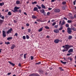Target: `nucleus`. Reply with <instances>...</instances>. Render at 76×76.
<instances>
[{"instance_id":"aec40b11","label":"nucleus","mask_w":76,"mask_h":76,"mask_svg":"<svg viewBox=\"0 0 76 76\" xmlns=\"http://www.w3.org/2000/svg\"><path fill=\"white\" fill-rule=\"evenodd\" d=\"M12 37H9L8 38H7V40L9 41L10 40H12Z\"/></svg>"},{"instance_id":"dca6fc26","label":"nucleus","mask_w":76,"mask_h":76,"mask_svg":"<svg viewBox=\"0 0 76 76\" xmlns=\"http://www.w3.org/2000/svg\"><path fill=\"white\" fill-rule=\"evenodd\" d=\"M32 18L33 19H35L37 18V17L34 15H33L32 16Z\"/></svg>"},{"instance_id":"a19ab883","label":"nucleus","mask_w":76,"mask_h":76,"mask_svg":"<svg viewBox=\"0 0 76 76\" xmlns=\"http://www.w3.org/2000/svg\"><path fill=\"white\" fill-rule=\"evenodd\" d=\"M42 28H40V29L39 30V32H41L42 31Z\"/></svg>"},{"instance_id":"6e6d98bb","label":"nucleus","mask_w":76,"mask_h":76,"mask_svg":"<svg viewBox=\"0 0 76 76\" xmlns=\"http://www.w3.org/2000/svg\"><path fill=\"white\" fill-rule=\"evenodd\" d=\"M23 54H24L23 53L21 54H20V56H21V57H23V56H22V55H23Z\"/></svg>"},{"instance_id":"a211bd4d","label":"nucleus","mask_w":76,"mask_h":76,"mask_svg":"<svg viewBox=\"0 0 76 76\" xmlns=\"http://www.w3.org/2000/svg\"><path fill=\"white\" fill-rule=\"evenodd\" d=\"M63 29V27L62 26V25H61L60 26V28H58V30H59L60 31H61Z\"/></svg>"},{"instance_id":"4c0bfd02","label":"nucleus","mask_w":76,"mask_h":76,"mask_svg":"<svg viewBox=\"0 0 76 76\" xmlns=\"http://www.w3.org/2000/svg\"><path fill=\"white\" fill-rule=\"evenodd\" d=\"M59 69H60V70L61 71H64V69H62V68L61 67H59Z\"/></svg>"},{"instance_id":"49530a36","label":"nucleus","mask_w":76,"mask_h":76,"mask_svg":"<svg viewBox=\"0 0 76 76\" xmlns=\"http://www.w3.org/2000/svg\"><path fill=\"white\" fill-rule=\"evenodd\" d=\"M56 24V22H54L53 23V24H52V25L53 26H54L55 25V24Z\"/></svg>"},{"instance_id":"58836bf2","label":"nucleus","mask_w":76,"mask_h":76,"mask_svg":"<svg viewBox=\"0 0 76 76\" xmlns=\"http://www.w3.org/2000/svg\"><path fill=\"white\" fill-rule=\"evenodd\" d=\"M41 63V62H39L37 63H36V64H40Z\"/></svg>"},{"instance_id":"9b49d317","label":"nucleus","mask_w":76,"mask_h":76,"mask_svg":"<svg viewBox=\"0 0 76 76\" xmlns=\"http://www.w3.org/2000/svg\"><path fill=\"white\" fill-rule=\"evenodd\" d=\"M8 62L11 64L12 66H15V64H13V63H12V62L10 61H8Z\"/></svg>"},{"instance_id":"09e8293b","label":"nucleus","mask_w":76,"mask_h":76,"mask_svg":"<svg viewBox=\"0 0 76 76\" xmlns=\"http://www.w3.org/2000/svg\"><path fill=\"white\" fill-rule=\"evenodd\" d=\"M50 12H48L47 13V15L49 16V15H50Z\"/></svg>"},{"instance_id":"0e129e2a","label":"nucleus","mask_w":76,"mask_h":76,"mask_svg":"<svg viewBox=\"0 0 76 76\" xmlns=\"http://www.w3.org/2000/svg\"><path fill=\"white\" fill-rule=\"evenodd\" d=\"M67 50H63V52H65V51H67Z\"/></svg>"},{"instance_id":"a878e982","label":"nucleus","mask_w":76,"mask_h":76,"mask_svg":"<svg viewBox=\"0 0 76 76\" xmlns=\"http://www.w3.org/2000/svg\"><path fill=\"white\" fill-rule=\"evenodd\" d=\"M69 15H70L71 16L70 17V18H71L72 19H74V18L72 17V15L71 14H70V13H69Z\"/></svg>"},{"instance_id":"69168bd1","label":"nucleus","mask_w":76,"mask_h":76,"mask_svg":"<svg viewBox=\"0 0 76 76\" xmlns=\"http://www.w3.org/2000/svg\"><path fill=\"white\" fill-rule=\"evenodd\" d=\"M24 14L25 15H27V14L26 12H24Z\"/></svg>"},{"instance_id":"7c9ffc66","label":"nucleus","mask_w":76,"mask_h":76,"mask_svg":"<svg viewBox=\"0 0 76 76\" xmlns=\"http://www.w3.org/2000/svg\"><path fill=\"white\" fill-rule=\"evenodd\" d=\"M9 11V10L8 9H7V10H4V12H8Z\"/></svg>"},{"instance_id":"f8f14e48","label":"nucleus","mask_w":76,"mask_h":76,"mask_svg":"<svg viewBox=\"0 0 76 76\" xmlns=\"http://www.w3.org/2000/svg\"><path fill=\"white\" fill-rule=\"evenodd\" d=\"M72 38H73V36H72L69 35V36H68V39L70 40Z\"/></svg>"},{"instance_id":"3c124183","label":"nucleus","mask_w":76,"mask_h":76,"mask_svg":"<svg viewBox=\"0 0 76 76\" xmlns=\"http://www.w3.org/2000/svg\"><path fill=\"white\" fill-rule=\"evenodd\" d=\"M12 74V73L10 72H9L8 74H7V75H11Z\"/></svg>"},{"instance_id":"0eeeda50","label":"nucleus","mask_w":76,"mask_h":76,"mask_svg":"<svg viewBox=\"0 0 76 76\" xmlns=\"http://www.w3.org/2000/svg\"><path fill=\"white\" fill-rule=\"evenodd\" d=\"M20 8V7H14V10H15V11H17V12H18V11L17 10H19Z\"/></svg>"},{"instance_id":"b1692460","label":"nucleus","mask_w":76,"mask_h":76,"mask_svg":"<svg viewBox=\"0 0 76 76\" xmlns=\"http://www.w3.org/2000/svg\"><path fill=\"white\" fill-rule=\"evenodd\" d=\"M36 6L37 7L38 9H41V7H40V6H39V5H36Z\"/></svg>"},{"instance_id":"603ef678","label":"nucleus","mask_w":76,"mask_h":76,"mask_svg":"<svg viewBox=\"0 0 76 76\" xmlns=\"http://www.w3.org/2000/svg\"><path fill=\"white\" fill-rule=\"evenodd\" d=\"M12 11H13V12H14V13H15V12H17V11H15V10H12Z\"/></svg>"},{"instance_id":"20e7f679","label":"nucleus","mask_w":76,"mask_h":76,"mask_svg":"<svg viewBox=\"0 0 76 76\" xmlns=\"http://www.w3.org/2000/svg\"><path fill=\"white\" fill-rule=\"evenodd\" d=\"M40 12L44 14V15H45V10H44L42 9L40 10Z\"/></svg>"},{"instance_id":"37998d69","label":"nucleus","mask_w":76,"mask_h":76,"mask_svg":"<svg viewBox=\"0 0 76 76\" xmlns=\"http://www.w3.org/2000/svg\"><path fill=\"white\" fill-rule=\"evenodd\" d=\"M31 60H32L34 59V57L33 56H31Z\"/></svg>"},{"instance_id":"774afa93","label":"nucleus","mask_w":76,"mask_h":76,"mask_svg":"<svg viewBox=\"0 0 76 76\" xmlns=\"http://www.w3.org/2000/svg\"><path fill=\"white\" fill-rule=\"evenodd\" d=\"M62 31V32L63 33H64L65 32V30H63Z\"/></svg>"},{"instance_id":"72a5a7b5","label":"nucleus","mask_w":76,"mask_h":76,"mask_svg":"<svg viewBox=\"0 0 76 76\" xmlns=\"http://www.w3.org/2000/svg\"><path fill=\"white\" fill-rule=\"evenodd\" d=\"M27 54V53L26 54H25L23 56H24V58L25 59L26 58V55Z\"/></svg>"},{"instance_id":"c03bdc74","label":"nucleus","mask_w":76,"mask_h":76,"mask_svg":"<svg viewBox=\"0 0 76 76\" xmlns=\"http://www.w3.org/2000/svg\"><path fill=\"white\" fill-rule=\"evenodd\" d=\"M31 31V29H28V32L30 33V31Z\"/></svg>"},{"instance_id":"bb28decb","label":"nucleus","mask_w":76,"mask_h":76,"mask_svg":"<svg viewBox=\"0 0 76 76\" xmlns=\"http://www.w3.org/2000/svg\"><path fill=\"white\" fill-rule=\"evenodd\" d=\"M68 59L69 60L71 61H72V60H73V59L72 58L70 57H69L68 58Z\"/></svg>"},{"instance_id":"412c9836","label":"nucleus","mask_w":76,"mask_h":76,"mask_svg":"<svg viewBox=\"0 0 76 76\" xmlns=\"http://www.w3.org/2000/svg\"><path fill=\"white\" fill-rule=\"evenodd\" d=\"M61 62L63 64H66V62H63V61H61Z\"/></svg>"},{"instance_id":"cd10ccee","label":"nucleus","mask_w":76,"mask_h":76,"mask_svg":"<svg viewBox=\"0 0 76 76\" xmlns=\"http://www.w3.org/2000/svg\"><path fill=\"white\" fill-rule=\"evenodd\" d=\"M67 22L68 23H71L73 21L71 20H68Z\"/></svg>"},{"instance_id":"423d86ee","label":"nucleus","mask_w":76,"mask_h":76,"mask_svg":"<svg viewBox=\"0 0 76 76\" xmlns=\"http://www.w3.org/2000/svg\"><path fill=\"white\" fill-rule=\"evenodd\" d=\"M5 33L6 32L4 31H2V36H3L4 37H5L6 36Z\"/></svg>"},{"instance_id":"a18cd8bd","label":"nucleus","mask_w":76,"mask_h":76,"mask_svg":"<svg viewBox=\"0 0 76 76\" xmlns=\"http://www.w3.org/2000/svg\"><path fill=\"white\" fill-rule=\"evenodd\" d=\"M23 39H26V37L25 36H23Z\"/></svg>"},{"instance_id":"864d4df0","label":"nucleus","mask_w":76,"mask_h":76,"mask_svg":"<svg viewBox=\"0 0 76 76\" xmlns=\"http://www.w3.org/2000/svg\"><path fill=\"white\" fill-rule=\"evenodd\" d=\"M1 18L2 19H5L4 17V16H2V17H1Z\"/></svg>"},{"instance_id":"052dcab7","label":"nucleus","mask_w":76,"mask_h":76,"mask_svg":"<svg viewBox=\"0 0 76 76\" xmlns=\"http://www.w3.org/2000/svg\"><path fill=\"white\" fill-rule=\"evenodd\" d=\"M56 0H51V2H54Z\"/></svg>"},{"instance_id":"473e14b6","label":"nucleus","mask_w":76,"mask_h":76,"mask_svg":"<svg viewBox=\"0 0 76 76\" xmlns=\"http://www.w3.org/2000/svg\"><path fill=\"white\" fill-rule=\"evenodd\" d=\"M5 43L6 44H7V45H9L10 44V42H5Z\"/></svg>"},{"instance_id":"f3484780","label":"nucleus","mask_w":76,"mask_h":76,"mask_svg":"<svg viewBox=\"0 0 76 76\" xmlns=\"http://www.w3.org/2000/svg\"><path fill=\"white\" fill-rule=\"evenodd\" d=\"M14 47H15V45H12L10 48L11 49H14Z\"/></svg>"},{"instance_id":"f03ea898","label":"nucleus","mask_w":76,"mask_h":76,"mask_svg":"<svg viewBox=\"0 0 76 76\" xmlns=\"http://www.w3.org/2000/svg\"><path fill=\"white\" fill-rule=\"evenodd\" d=\"M60 41V40L59 39H56L54 40V42L55 43V44H58L59 43V42Z\"/></svg>"},{"instance_id":"2f4dec72","label":"nucleus","mask_w":76,"mask_h":76,"mask_svg":"<svg viewBox=\"0 0 76 76\" xmlns=\"http://www.w3.org/2000/svg\"><path fill=\"white\" fill-rule=\"evenodd\" d=\"M26 38L28 39H29V37L28 36V35H26Z\"/></svg>"},{"instance_id":"4d7b16f0","label":"nucleus","mask_w":76,"mask_h":76,"mask_svg":"<svg viewBox=\"0 0 76 76\" xmlns=\"http://www.w3.org/2000/svg\"><path fill=\"white\" fill-rule=\"evenodd\" d=\"M72 53H68L67 54V56H70V55H71Z\"/></svg>"},{"instance_id":"e433bc0d","label":"nucleus","mask_w":76,"mask_h":76,"mask_svg":"<svg viewBox=\"0 0 76 76\" xmlns=\"http://www.w3.org/2000/svg\"><path fill=\"white\" fill-rule=\"evenodd\" d=\"M45 28L47 29H49L50 28L48 26H45Z\"/></svg>"},{"instance_id":"ea45409f","label":"nucleus","mask_w":76,"mask_h":76,"mask_svg":"<svg viewBox=\"0 0 76 76\" xmlns=\"http://www.w3.org/2000/svg\"><path fill=\"white\" fill-rule=\"evenodd\" d=\"M65 26L66 27H69V25L68 24H66L65 25Z\"/></svg>"},{"instance_id":"f704fd0d","label":"nucleus","mask_w":76,"mask_h":76,"mask_svg":"<svg viewBox=\"0 0 76 76\" xmlns=\"http://www.w3.org/2000/svg\"><path fill=\"white\" fill-rule=\"evenodd\" d=\"M65 23V22L64 21H63L62 24H61V25L62 26L63 25H64Z\"/></svg>"},{"instance_id":"8fccbe9b","label":"nucleus","mask_w":76,"mask_h":76,"mask_svg":"<svg viewBox=\"0 0 76 76\" xmlns=\"http://www.w3.org/2000/svg\"><path fill=\"white\" fill-rule=\"evenodd\" d=\"M18 11H17V12H19L20 13L21 12V10H18Z\"/></svg>"},{"instance_id":"c756f323","label":"nucleus","mask_w":76,"mask_h":76,"mask_svg":"<svg viewBox=\"0 0 76 76\" xmlns=\"http://www.w3.org/2000/svg\"><path fill=\"white\" fill-rule=\"evenodd\" d=\"M8 15H12V13H11L10 11H9L8 12Z\"/></svg>"},{"instance_id":"bf43d9fd","label":"nucleus","mask_w":76,"mask_h":76,"mask_svg":"<svg viewBox=\"0 0 76 76\" xmlns=\"http://www.w3.org/2000/svg\"><path fill=\"white\" fill-rule=\"evenodd\" d=\"M62 8L63 9V10H64L66 9V7H62Z\"/></svg>"},{"instance_id":"6e6552de","label":"nucleus","mask_w":76,"mask_h":76,"mask_svg":"<svg viewBox=\"0 0 76 76\" xmlns=\"http://www.w3.org/2000/svg\"><path fill=\"white\" fill-rule=\"evenodd\" d=\"M73 49H70L68 51V52L69 53H71L73 52Z\"/></svg>"},{"instance_id":"c85d7f7f","label":"nucleus","mask_w":76,"mask_h":76,"mask_svg":"<svg viewBox=\"0 0 76 76\" xmlns=\"http://www.w3.org/2000/svg\"><path fill=\"white\" fill-rule=\"evenodd\" d=\"M20 3V1H17L16 2V4H19Z\"/></svg>"},{"instance_id":"5701e85b","label":"nucleus","mask_w":76,"mask_h":76,"mask_svg":"<svg viewBox=\"0 0 76 76\" xmlns=\"http://www.w3.org/2000/svg\"><path fill=\"white\" fill-rule=\"evenodd\" d=\"M4 2H2V3H0V6L1 7H2L3 5H4Z\"/></svg>"},{"instance_id":"ddd939ff","label":"nucleus","mask_w":76,"mask_h":76,"mask_svg":"<svg viewBox=\"0 0 76 76\" xmlns=\"http://www.w3.org/2000/svg\"><path fill=\"white\" fill-rule=\"evenodd\" d=\"M38 74V73H32L31 74V75L32 76H37Z\"/></svg>"},{"instance_id":"de8ad7c7","label":"nucleus","mask_w":76,"mask_h":76,"mask_svg":"<svg viewBox=\"0 0 76 76\" xmlns=\"http://www.w3.org/2000/svg\"><path fill=\"white\" fill-rule=\"evenodd\" d=\"M58 25H56L55 26H54V28H57L58 27Z\"/></svg>"},{"instance_id":"79ce46f5","label":"nucleus","mask_w":76,"mask_h":76,"mask_svg":"<svg viewBox=\"0 0 76 76\" xmlns=\"http://www.w3.org/2000/svg\"><path fill=\"white\" fill-rule=\"evenodd\" d=\"M14 36H16V37H17L18 36V34L17 33H16L14 35Z\"/></svg>"},{"instance_id":"393cba45","label":"nucleus","mask_w":76,"mask_h":76,"mask_svg":"<svg viewBox=\"0 0 76 76\" xmlns=\"http://www.w3.org/2000/svg\"><path fill=\"white\" fill-rule=\"evenodd\" d=\"M37 2L36 1H34L32 2V4H37Z\"/></svg>"},{"instance_id":"9d476101","label":"nucleus","mask_w":76,"mask_h":76,"mask_svg":"<svg viewBox=\"0 0 76 76\" xmlns=\"http://www.w3.org/2000/svg\"><path fill=\"white\" fill-rule=\"evenodd\" d=\"M54 31L56 34H58L59 32V30L58 29H56L55 30H54Z\"/></svg>"},{"instance_id":"6ab92c4d","label":"nucleus","mask_w":76,"mask_h":76,"mask_svg":"<svg viewBox=\"0 0 76 76\" xmlns=\"http://www.w3.org/2000/svg\"><path fill=\"white\" fill-rule=\"evenodd\" d=\"M41 7L42 8L45 9H46V7H45V5H44L43 4H42L41 5Z\"/></svg>"},{"instance_id":"e2e57ef3","label":"nucleus","mask_w":76,"mask_h":76,"mask_svg":"<svg viewBox=\"0 0 76 76\" xmlns=\"http://www.w3.org/2000/svg\"><path fill=\"white\" fill-rule=\"evenodd\" d=\"M18 66H21V64H20V63H19Z\"/></svg>"},{"instance_id":"338daca9","label":"nucleus","mask_w":76,"mask_h":76,"mask_svg":"<svg viewBox=\"0 0 76 76\" xmlns=\"http://www.w3.org/2000/svg\"><path fill=\"white\" fill-rule=\"evenodd\" d=\"M48 10H52V8H48Z\"/></svg>"},{"instance_id":"680f3d73","label":"nucleus","mask_w":76,"mask_h":76,"mask_svg":"<svg viewBox=\"0 0 76 76\" xmlns=\"http://www.w3.org/2000/svg\"><path fill=\"white\" fill-rule=\"evenodd\" d=\"M63 19H65V20H67V18H65V17H64Z\"/></svg>"},{"instance_id":"13d9d810","label":"nucleus","mask_w":76,"mask_h":76,"mask_svg":"<svg viewBox=\"0 0 76 76\" xmlns=\"http://www.w3.org/2000/svg\"><path fill=\"white\" fill-rule=\"evenodd\" d=\"M37 21H38V22L40 21H41V20L40 19H37Z\"/></svg>"},{"instance_id":"2eb2a0df","label":"nucleus","mask_w":76,"mask_h":76,"mask_svg":"<svg viewBox=\"0 0 76 76\" xmlns=\"http://www.w3.org/2000/svg\"><path fill=\"white\" fill-rule=\"evenodd\" d=\"M4 21V20L0 19V24L2 25Z\"/></svg>"},{"instance_id":"4468645a","label":"nucleus","mask_w":76,"mask_h":76,"mask_svg":"<svg viewBox=\"0 0 76 76\" xmlns=\"http://www.w3.org/2000/svg\"><path fill=\"white\" fill-rule=\"evenodd\" d=\"M38 10V8L37 7H34V9H33V11H37V10Z\"/></svg>"},{"instance_id":"f257e3e1","label":"nucleus","mask_w":76,"mask_h":76,"mask_svg":"<svg viewBox=\"0 0 76 76\" xmlns=\"http://www.w3.org/2000/svg\"><path fill=\"white\" fill-rule=\"evenodd\" d=\"M73 46L72 45H65V48L66 50H68L70 48H73Z\"/></svg>"},{"instance_id":"5fc2aeb1","label":"nucleus","mask_w":76,"mask_h":76,"mask_svg":"<svg viewBox=\"0 0 76 76\" xmlns=\"http://www.w3.org/2000/svg\"><path fill=\"white\" fill-rule=\"evenodd\" d=\"M26 26H27L28 27V26H29V24L28 23H27V24H26Z\"/></svg>"},{"instance_id":"7ed1b4c3","label":"nucleus","mask_w":76,"mask_h":76,"mask_svg":"<svg viewBox=\"0 0 76 76\" xmlns=\"http://www.w3.org/2000/svg\"><path fill=\"white\" fill-rule=\"evenodd\" d=\"M12 28H11L8 31H7V34H9L12 33Z\"/></svg>"},{"instance_id":"39448f33","label":"nucleus","mask_w":76,"mask_h":76,"mask_svg":"<svg viewBox=\"0 0 76 76\" xmlns=\"http://www.w3.org/2000/svg\"><path fill=\"white\" fill-rule=\"evenodd\" d=\"M67 32L68 34H71L72 33V31L71 30V29L69 28H67Z\"/></svg>"},{"instance_id":"1a4fd4ad","label":"nucleus","mask_w":76,"mask_h":76,"mask_svg":"<svg viewBox=\"0 0 76 76\" xmlns=\"http://www.w3.org/2000/svg\"><path fill=\"white\" fill-rule=\"evenodd\" d=\"M54 12H60V10L59 9H56L54 10Z\"/></svg>"},{"instance_id":"c9c22d12","label":"nucleus","mask_w":76,"mask_h":76,"mask_svg":"<svg viewBox=\"0 0 76 76\" xmlns=\"http://www.w3.org/2000/svg\"><path fill=\"white\" fill-rule=\"evenodd\" d=\"M66 1H63L62 2V4L63 5L66 4Z\"/></svg>"},{"instance_id":"4be33fe9","label":"nucleus","mask_w":76,"mask_h":76,"mask_svg":"<svg viewBox=\"0 0 76 76\" xmlns=\"http://www.w3.org/2000/svg\"><path fill=\"white\" fill-rule=\"evenodd\" d=\"M71 29H72L73 31H76V28L75 27H73L71 28Z\"/></svg>"}]
</instances>
